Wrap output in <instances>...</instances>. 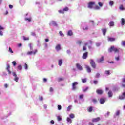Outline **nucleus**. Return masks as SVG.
I'll use <instances>...</instances> for the list:
<instances>
[{"label":"nucleus","mask_w":125,"mask_h":125,"mask_svg":"<svg viewBox=\"0 0 125 125\" xmlns=\"http://www.w3.org/2000/svg\"><path fill=\"white\" fill-rule=\"evenodd\" d=\"M113 51H114L115 53H119V52H120L119 49L115 48L114 46H112L110 48L108 49V52L111 53Z\"/></svg>","instance_id":"nucleus-1"},{"label":"nucleus","mask_w":125,"mask_h":125,"mask_svg":"<svg viewBox=\"0 0 125 125\" xmlns=\"http://www.w3.org/2000/svg\"><path fill=\"white\" fill-rule=\"evenodd\" d=\"M90 64L91 67L93 68V69H96V64L95 63L93 60L92 59L90 60Z\"/></svg>","instance_id":"nucleus-2"},{"label":"nucleus","mask_w":125,"mask_h":125,"mask_svg":"<svg viewBox=\"0 0 125 125\" xmlns=\"http://www.w3.org/2000/svg\"><path fill=\"white\" fill-rule=\"evenodd\" d=\"M78 84H79V83L77 82H74L72 83V90H76V89H77L76 85H78Z\"/></svg>","instance_id":"nucleus-3"},{"label":"nucleus","mask_w":125,"mask_h":125,"mask_svg":"<svg viewBox=\"0 0 125 125\" xmlns=\"http://www.w3.org/2000/svg\"><path fill=\"white\" fill-rule=\"evenodd\" d=\"M94 4H95V2H89L88 3V8H93V6H94Z\"/></svg>","instance_id":"nucleus-4"},{"label":"nucleus","mask_w":125,"mask_h":125,"mask_svg":"<svg viewBox=\"0 0 125 125\" xmlns=\"http://www.w3.org/2000/svg\"><path fill=\"white\" fill-rule=\"evenodd\" d=\"M76 66L78 70H79V71H83V66L81 65L80 63H76Z\"/></svg>","instance_id":"nucleus-5"},{"label":"nucleus","mask_w":125,"mask_h":125,"mask_svg":"<svg viewBox=\"0 0 125 125\" xmlns=\"http://www.w3.org/2000/svg\"><path fill=\"white\" fill-rule=\"evenodd\" d=\"M37 52H38V50H35L34 51H28L27 53V55H32V54H36V53H37Z\"/></svg>","instance_id":"nucleus-6"},{"label":"nucleus","mask_w":125,"mask_h":125,"mask_svg":"<svg viewBox=\"0 0 125 125\" xmlns=\"http://www.w3.org/2000/svg\"><path fill=\"white\" fill-rule=\"evenodd\" d=\"M88 55V52H85V53H84L83 54L82 58L83 59H86L87 58Z\"/></svg>","instance_id":"nucleus-7"},{"label":"nucleus","mask_w":125,"mask_h":125,"mask_svg":"<svg viewBox=\"0 0 125 125\" xmlns=\"http://www.w3.org/2000/svg\"><path fill=\"white\" fill-rule=\"evenodd\" d=\"M100 120V117H97L96 118H93L92 120V123H97Z\"/></svg>","instance_id":"nucleus-8"},{"label":"nucleus","mask_w":125,"mask_h":125,"mask_svg":"<svg viewBox=\"0 0 125 125\" xmlns=\"http://www.w3.org/2000/svg\"><path fill=\"white\" fill-rule=\"evenodd\" d=\"M125 91L122 93V95L119 96V98L121 100H123V99H125Z\"/></svg>","instance_id":"nucleus-9"},{"label":"nucleus","mask_w":125,"mask_h":125,"mask_svg":"<svg viewBox=\"0 0 125 125\" xmlns=\"http://www.w3.org/2000/svg\"><path fill=\"white\" fill-rule=\"evenodd\" d=\"M106 102V99L104 98H102L100 99V103L101 104H104L105 102Z\"/></svg>","instance_id":"nucleus-10"},{"label":"nucleus","mask_w":125,"mask_h":125,"mask_svg":"<svg viewBox=\"0 0 125 125\" xmlns=\"http://www.w3.org/2000/svg\"><path fill=\"white\" fill-rule=\"evenodd\" d=\"M85 68L87 73H91V68H90V66L88 65H86Z\"/></svg>","instance_id":"nucleus-11"},{"label":"nucleus","mask_w":125,"mask_h":125,"mask_svg":"<svg viewBox=\"0 0 125 125\" xmlns=\"http://www.w3.org/2000/svg\"><path fill=\"white\" fill-rule=\"evenodd\" d=\"M96 92L98 94H100V95H101V94H103V90L101 89H97L96 90Z\"/></svg>","instance_id":"nucleus-12"},{"label":"nucleus","mask_w":125,"mask_h":125,"mask_svg":"<svg viewBox=\"0 0 125 125\" xmlns=\"http://www.w3.org/2000/svg\"><path fill=\"white\" fill-rule=\"evenodd\" d=\"M87 45H88V43H85L84 46H83V51H85V50H86Z\"/></svg>","instance_id":"nucleus-13"},{"label":"nucleus","mask_w":125,"mask_h":125,"mask_svg":"<svg viewBox=\"0 0 125 125\" xmlns=\"http://www.w3.org/2000/svg\"><path fill=\"white\" fill-rule=\"evenodd\" d=\"M114 41H116V39H115L114 38H111V37L108 38V42H114Z\"/></svg>","instance_id":"nucleus-14"},{"label":"nucleus","mask_w":125,"mask_h":125,"mask_svg":"<svg viewBox=\"0 0 125 125\" xmlns=\"http://www.w3.org/2000/svg\"><path fill=\"white\" fill-rule=\"evenodd\" d=\"M56 49L58 51L61 49V46L60 45V44H58V45H56Z\"/></svg>","instance_id":"nucleus-15"},{"label":"nucleus","mask_w":125,"mask_h":125,"mask_svg":"<svg viewBox=\"0 0 125 125\" xmlns=\"http://www.w3.org/2000/svg\"><path fill=\"white\" fill-rule=\"evenodd\" d=\"M102 31L104 36H105L106 35V33L107 32V29L104 28V29H102Z\"/></svg>","instance_id":"nucleus-16"},{"label":"nucleus","mask_w":125,"mask_h":125,"mask_svg":"<svg viewBox=\"0 0 125 125\" xmlns=\"http://www.w3.org/2000/svg\"><path fill=\"white\" fill-rule=\"evenodd\" d=\"M109 27H114L115 25V23H114V21H110L108 24Z\"/></svg>","instance_id":"nucleus-17"},{"label":"nucleus","mask_w":125,"mask_h":125,"mask_svg":"<svg viewBox=\"0 0 125 125\" xmlns=\"http://www.w3.org/2000/svg\"><path fill=\"white\" fill-rule=\"evenodd\" d=\"M67 36H73V32L72 30L68 31L67 33Z\"/></svg>","instance_id":"nucleus-18"},{"label":"nucleus","mask_w":125,"mask_h":125,"mask_svg":"<svg viewBox=\"0 0 125 125\" xmlns=\"http://www.w3.org/2000/svg\"><path fill=\"white\" fill-rule=\"evenodd\" d=\"M93 110V107H92V106H90L89 107L88 109V112H89V113H91V112H92Z\"/></svg>","instance_id":"nucleus-19"},{"label":"nucleus","mask_w":125,"mask_h":125,"mask_svg":"<svg viewBox=\"0 0 125 125\" xmlns=\"http://www.w3.org/2000/svg\"><path fill=\"white\" fill-rule=\"evenodd\" d=\"M121 25L124 26L125 25V19L122 18L121 19Z\"/></svg>","instance_id":"nucleus-20"},{"label":"nucleus","mask_w":125,"mask_h":125,"mask_svg":"<svg viewBox=\"0 0 125 125\" xmlns=\"http://www.w3.org/2000/svg\"><path fill=\"white\" fill-rule=\"evenodd\" d=\"M108 95L109 97H112V96H113V93H112V91H109L108 93Z\"/></svg>","instance_id":"nucleus-21"},{"label":"nucleus","mask_w":125,"mask_h":125,"mask_svg":"<svg viewBox=\"0 0 125 125\" xmlns=\"http://www.w3.org/2000/svg\"><path fill=\"white\" fill-rule=\"evenodd\" d=\"M62 59H60L59 60L58 65L59 66H61L62 65Z\"/></svg>","instance_id":"nucleus-22"},{"label":"nucleus","mask_w":125,"mask_h":125,"mask_svg":"<svg viewBox=\"0 0 125 125\" xmlns=\"http://www.w3.org/2000/svg\"><path fill=\"white\" fill-rule=\"evenodd\" d=\"M119 9H120V10H125V9L123 5H120Z\"/></svg>","instance_id":"nucleus-23"},{"label":"nucleus","mask_w":125,"mask_h":125,"mask_svg":"<svg viewBox=\"0 0 125 125\" xmlns=\"http://www.w3.org/2000/svg\"><path fill=\"white\" fill-rule=\"evenodd\" d=\"M23 38L24 41H29V40H30V38L29 37L23 36Z\"/></svg>","instance_id":"nucleus-24"},{"label":"nucleus","mask_w":125,"mask_h":125,"mask_svg":"<svg viewBox=\"0 0 125 125\" xmlns=\"http://www.w3.org/2000/svg\"><path fill=\"white\" fill-rule=\"evenodd\" d=\"M94 9L97 10H99V9H100V7L98 5H95Z\"/></svg>","instance_id":"nucleus-25"},{"label":"nucleus","mask_w":125,"mask_h":125,"mask_svg":"<svg viewBox=\"0 0 125 125\" xmlns=\"http://www.w3.org/2000/svg\"><path fill=\"white\" fill-rule=\"evenodd\" d=\"M104 57L102 56V57L100 59L99 62H101L102 61H104Z\"/></svg>","instance_id":"nucleus-26"},{"label":"nucleus","mask_w":125,"mask_h":125,"mask_svg":"<svg viewBox=\"0 0 125 125\" xmlns=\"http://www.w3.org/2000/svg\"><path fill=\"white\" fill-rule=\"evenodd\" d=\"M25 20H26V21H28V22H31V21L32 20V19L31 18H26L25 19Z\"/></svg>","instance_id":"nucleus-27"},{"label":"nucleus","mask_w":125,"mask_h":125,"mask_svg":"<svg viewBox=\"0 0 125 125\" xmlns=\"http://www.w3.org/2000/svg\"><path fill=\"white\" fill-rule=\"evenodd\" d=\"M63 12L64 11H69V8L68 7H65L63 9Z\"/></svg>","instance_id":"nucleus-28"},{"label":"nucleus","mask_w":125,"mask_h":125,"mask_svg":"<svg viewBox=\"0 0 125 125\" xmlns=\"http://www.w3.org/2000/svg\"><path fill=\"white\" fill-rule=\"evenodd\" d=\"M69 117L71 119H74V118H75V115H74V114H70Z\"/></svg>","instance_id":"nucleus-29"},{"label":"nucleus","mask_w":125,"mask_h":125,"mask_svg":"<svg viewBox=\"0 0 125 125\" xmlns=\"http://www.w3.org/2000/svg\"><path fill=\"white\" fill-rule=\"evenodd\" d=\"M67 121L68 123H70V124L72 123V120H71V118L67 117Z\"/></svg>","instance_id":"nucleus-30"},{"label":"nucleus","mask_w":125,"mask_h":125,"mask_svg":"<svg viewBox=\"0 0 125 125\" xmlns=\"http://www.w3.org/2000/svg\"><path fill=\"white\" fill-rule=\"evenodd\" d=\"M72 108V105H69L67 108V111H68V112L71 111V109Z\"/></svg>","instance_id":"nucleus-31"},{"label":"nucleus","mask_w":125,"mask_h":125,"mask_svg":"<svg viewBox=\"0 0 125 125\" xmlns=\"http://www.w3.org/2000/svg\"><path fill=\"white\" fill-rule=\"evenodd\" d=\"M92 102H93V103H94L95 104L97 103V100H96V99H93L92 100Z\"/></svg>","instance_id":"nucleus-32"},{"label":"nucleus","mask_w":125,"mask_h":125,"mask_svg":"<svg viewBox=\"0 0 125 125\" xmlns=\"http://www.w3.org/2000/svg\"><path fill=\"white\" fill-rule=\"evenodd\" d=\"M109 5H110V6H112V5H114V1H110L109 2Z\"/></svg>","instance_id":"nucleus-33"},{"label":"nucleus","mask_w":125,"mask_h":125,"mask_svg":"<svg viewBox=\"0 0 125 125\" xmlns=\"http://www.w3.org/2000/svg\"><path fill=\"white\" fill-rule=\"evenodd\" d=\"M18 70H20V71H21V70H22V65H19L18 66Z\"/></svg>","instance_id":"nucleus-34"},{"label":"nucleus","mask_w":125,"mask_h":125,"mask_svg":"<svg viewBox=\"0 0 125 125\" xmlns=\"http://www.w3.org/2000/svg\"><path fill=\"white\" fill-rule=\"evenodd\" d=\"M105 74L106 75H107L108 76H109V75H110V70H106L105 71Z\"/></svg>","instance_id":"nucleus-35"},{"label":"nucleus","mask_w":125,"mask_h":125,"mask_svg":"<svg viewBox=\"0 0 125 125\" xmlns=\"http://www.w3.org/2000/svg\"><path fill=\"white\" fill-rule=\"evenodd\" d=\"M58 82H61L62 81H64L63 78H60L58 79Z\"/></svg>","instance_id":"nucleus-36"},{"label":"nucleus","mask_w":125,"mask_h":125,"mask_svg":"<svg viewBox=\"0 0 125 125\" xmlns=\"http://www.w3.org/2000/svg\"><path fill=\"white\" fill-rule=\"evenodd\" d=\"M24 68L25 69V70L28 69V64H27V63H25L24 65Z\"/></svg>","instance_id":"nucleus-37"},{"label":"nucleus","mask_w":125,"mask_h":125,"mask_svg":"<svg viewBox=\"0 0 125 125\" xmlns=\"http://www.w3.org/2000/svg\"><path fill=\"white\" fill-rule=\"evenodd\" d=\"M59 34H60V36H61V37H64V34L63 33V32L62 31H60Z\"/></svg>","instance_id":"nucleus-38"},{"label":"nucleus","mask_w":125,"mask_h":125,"mask_svg":"<svg viewBox=\"0 0 125 125\" xmlns=\"http://www.w3.org/2000/svg\"><path fill=\"white\" fill-rule=\"evenodd\" d=\"M59 13H61L62 14H64L65 13L64 12V10H59Z\"/></svg>","instance_id":"nucleus-39"},{"label":"nucleus","mask_w":125,"mask_h":125,"mask_svg":"<svg viewBox=\"0 0 125 125\" xmlns=\"http://www.w3.org/2000/svg\"><path fill=\"white\" fill-rule=\"evenodd\" d=\"M14 81L15 82H18V80H19V78L17 77V76L15 77V78L14 79Z\"/></svg>","instance_id":"nucleus-40"},{"label":"nucleus","mask_w":125,"mask_h":125,"mask_svg":"<svg viewBox=\"0 0 125 125\" xmlns=\"http://www.w3.org/2000/svg\"><path fill=\"white\" fill-rule=\"evenodd\" d=\"M98 4L100 7H102V6H103V3H102V2H99Z\"/></svg>","instance_id":"nucleus-41"},{"label":"nucleus","mask_w":125,"mask_h":125,"mask_svg":"<svg viewBox=\"0 0 125 125\" xmlns=\"http://www.w3.org/2000/svg\"><path fill=\"white\" fill-rule=\"evenodd\" d=\"M10 69V65H9V64H8L6 67L7 71L9 70Z\"/></svg>","instance_id":"nucleus-42"},{"label":"nucleus","mask_w":125,"mask_h":125,"mask_svg":"<svg viewBox=\"0 0 125 125\" xmlns=\"http://www.w3.org/2000/svg\"><path fill=\"white\" fill-rule=\"evenodd\" d=\"M82 42H82V41L79 40V41H77V44H82Z\"/></svg>","instance_id":"nucleus-43"},{"label":"nucleus","mask_w":125,"mask_h":125,"mask_svg":"<svg viewBox=\"0 0 125 125\" xmlns=\"http://www.w3.org/2000/svg\"><path fill=\"white\" fill-rule=\"evenodd\" d=\"M57 120H58V121H60L62 120V118H61V117H60V116H58Z\"/></svg>","instance_id":"nucleus-44"},{"label":"nucleus","mask_w":125,"mask_h":125,"mask_svg":"<svg viewBox=\"0 0 125 125\" xmlns=\"http://www.w3.org/2000/svg\"><path fill=\"white\" fill-rule=\"evenodd\" d=\"M12 64L14 67L16 66V61H13L12 62Z\"/></svg>","instance_id":"nucleus-45"},{"label":"nucleus","mask_w":125,"mask_h":125,"mask_svg":"<svg viewBox=\"0 0 125 125\" xmlns=\"http://www.w3.org/2000/svg\"><path fill=\"white\" fill-rule=\"evenodd\" d=\"M9 52H10V53H13V51H12V49L10 47L9 48Z\"/></svg>","instance_id":"nucleus-46"},{"label":"nucleus","mask_w":125,"mask_h":125,"mask_svg":"<svg viewBox=\"0 0 125 125\" xmlns=\"http://www.w3.org/2000/svg\"><path fill=\"white\" fill-rule=\"evenodd\" d=\"M122 45H123V46H125V41H122Z\"/></svg>","instance_id":"nucleus-47"},{"label":"nucleus","mask_w":125,"mask_h":125,"mask_svg":"<svg viewBox=\"0 0 125 125\" xmlns=\"http://www.w3.org/2000/svg\"><path fill=\"white\" fill-rule=\"evenodd\" d=\"M93 83H94V84H97L98 83V81L97 80H94L93 81Z\"/></svg>","instance_id":"nucleus-48"},{"label":"nucleus","mask_w":125,"mask_h":125,"mask_svg":"<svg viewBox=\"0 0 125 125\" xmlns=\"http://www.w3.org/2000/svg\"><path fill=\"white\" fill-rule=\"evenodd\" d=\"M88 90V87H87L85 88V89L83 90V92H86V91H87Z\"/></svg>","instance_id":"nucleus-49"},{"label":"nucleus","mask_w":125,"mask_h":125,"mask_svg":"<svg viewBox=\"0 0 125 125\" xmlns=\"http://www.w3.org/2000/svg\"><path fill=\"white\" fill-rule=\"evenodd\" d=\"M82 83H86V79H82Z\"/></svg>","instance_id":"nucleus-50"},{"label":"nucleus","mask_w":125,"mask_h":125,"mask_svg":"<svg viewBox=\"0 0 125 125\" xmlns=\"http://www.w3.org/2000/svg\"><path fill=\"white\" fill-rule=\"evenodd\" d=\"M99 77H100V74L99 73H97L96 75V77L99 78Z\"/></svg>","instance_id":"nucleus-51"},{"label":"nucleus","mask_w":125,"mask_h":125,"mask_svg":"<svg viewBox=\"0 0 125 125\" xmlns=\"http://www.w3.org/2000/svg\"><path fill=\"white\" fill-rule=\"evenodd\" d=\"M29 46L30 48V50H32V49H33V47H32V43H29Z\"/></svg>","instance_id":"nucleus-52"},{"label":"nucleus","mask_w":125,"mask_h":125,"mask_svg":"<svg viewBox=\"0 0 125 125\" xmlns=\"http://www.w3.org/2000/svg\"><path fill=\"white\" fill-rule=\"evenodd\" d=\"M115 59L116 60H117V61H119L120 60V57L119 56L116 57Z\"/></svg>","instance_id":"nucleus-53"},{"label":"nucleus","mask_w":125,"mask_h":125,"mask_svg":"<svg viewBox=\"0 0 125 125\" xmlns=\"http://www.w3.org/2000/svg\"><path fill=\"white\" fill-rule=\"evenodd\" d=\"M58 110H61V109H62L61 105H58Z\"/></svg>","instance_id":"nucleus-54"},{"label":"nucleus","mask_w":125,"mask_h":125,"mask_svg":"<svg viewBox=\"0 0 125 125\" xmlns=\"http://www.w3.org/2000/svg\"><path fill=\"white\" fill-rule=\"evenodd\" d=\"M79 98H80V99H83V95H80L79 96Z\"/></svg>","instance_id":"nucleus-55"},{"label":"nucleus","mask_w":125,"mask_h":125,"mask_svg":"<svg viewBox=\"0 0 125 125\" xmlns=\"http://www.w3.org/2000/svg\"><path fill=\"white\" fill-rule=\"evenodd\" d=\"M12 74H13V76L14 77H17V75L16 74V73L15 72H13Z\"/></svg>","instance_id":"nucleus-56"},{"label":"nucleus","mask_w":125,"mask_h":125,"mask_svg":"<svg viewBox=\"0 0 125 125\" xmlns=\"http://www.w3.org/2000/svg\"><path fill=\"white\" fill-rule=\"evenodd\" d=\"M49 91H50V92H52L53 91V88L50 87Z\"/></svg>","instance_id":"nucleus-57"},{"label":"nucleus","mask_w":125,"mask_h":125,"mask_svg":"<svg viewBox=\"0 0 125 125\" xmlns=\"http://www.w3.org/2000/svg\"><path fill=\"white\" fill-rule=\"evenodd\" d=\"M0 36H3V32L1 30H0Z\"/></svg>","instance_id":"nucleus-58"},{"label":"nucleus","mask_w":125,"mask_h":125,"mask_svg":"<svg viewBox=\"0 0 125 125\" xmlns=\"http://www.w3.org/2000/svg\"><path fill=\"white\" fill-rule=\"evenodd\" d=\"M31 36H36V33L35 32H31Z\"/></svg>","instance_id":"nucleus-59"},{"label":"nucleus","mask_w":125,"mask_h":125,"mask_svg":"<svg viewBox=\"0 0 125 125\" xmlns=\"http://www.w3.org/2000/svg\"><path fill=\"white\" fill-rule=\"evenodd\" d=\"M120 115V111H117L116 112V116H119Z\"/></svg>","instance_id":"nucleus-60"},{"label":"nucleus","mask_w":125,"mask_h":125,"mask_svg":"<svg viewBox=\"0 0 125 125\" xmlns=\"http://www.w3.org/2000/svg\"><path fill=\"white\" fill-rule=\"evenodd\" d=\"M96 46H100V43H96Z\"/></svg>","instance_id":"nucleus-61"},{"label":"nucleus","mask_w":125,"mask_h":125,"mask_svg":"<svg viewBox=\"0 0 125 125\" xmlns=\"http://www.w3.org/2000/svg\"><path fill=\"white\" fill-rule=\"evenodd\" d=\"M109 115H110V112L108 111L105 116H106V117H108V116H109Z\"/></svg>","instance_id":"nucleus-62"},{"label":"nucleus","mask_w":125,"mask_h":125,"mask_svg":"<svg viewBox=\"0 0 125 125\" xmlns=\"http://www.w3.org/2000/svg\"><path fill=\"white\" fill-rule=\"evenodd\" d=\"M122 82L123 83H125V78L122 79Z\"/></svg>","instance_id":"nucleus-63"},{"label":"nucleus","mask_w":125,"mask_h":125,"mask_svg":"<svg viewBox=\"0 0 125 125\" xmlns=\"http://www.w3.org/2000/svg\"><path fill=\"white\" fill-rule=\"evenodd\" d=\"M89 125H94V124L91 122L89 123Z\"/></svg>","instance_id":"nucleus-64"}]
</instances>
